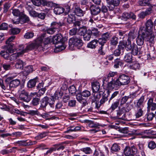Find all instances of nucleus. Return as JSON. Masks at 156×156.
<instances>
[{"label":"nucleus","instance_id":"338daca9","mask_svg":"<svg viewBox=\"0 0 156 156\" xmlns=\"http://www.w3.org/2000/svg\"><path fill=\"white\" fill-rule=\"evenodd\" d=\"M147 119L149 121L152 120L154 117V114L153 113L149 112L147 114Z\"/></svg>","mask_w":156,"mask_h":156},{"label":"nucleus","instance_id":"4be33fe9","mask_svg":"<svg viewBox=\"0 0 156 156\" xmlns=\"http://www.w3.org/2000/svg\"><path fill=\"white\" fill-rule=\"evenodd\" d=\"M145 27H144L145 31H152L153 27V23L151 20H148L146 22L145 24Z\"/></svg>","mask_w":156,"mask_h":156},{"label":"nucleus","instance_id":"9d476101","mask_svg":"<svg viewBox=\"0 0 156 156\" xmlns=\"http://www.w3.org/2000/svg\"><path fill=\"white\" fill-rule=\"evenodd\" d=\"M117 80L120 86L128 84L130 80L129 77L125 74L120 75Z\"/></svg>","mask_w":156,"mask_h":156},{"label":"nucleus","instance_id":"72a5a7b5","mask_svg":"<svg viewBox=\"0 0 156 156\" xmlns=\"http://www.w3.org/2000/svg\"><path fill=\"white\" fill-rule=\"evenodd\" d=\"M23 54L22 52H20L16 53L9 56V60L10 61L14 60L17 59L19 56Z\"/></svg>","mask_w":156,"mask_h":156},{"label":"nucleus","instance_id":"412c9836","mask_svg":"<svg viewBox=\"0 0 156 156\" xmlns=\"http://www.w3.org/2000/svg\"><path fill=\"white\" fill-rule=\"evenodd\" d=\"M93 94V97L92 98V102H94L95 101H98L100 98L101 95L104 94V92L102 91H100L98 92H94Z\"/></svg>","mask_w":156,"mask_h":156},{"label":"nucleus","instance_id":"5fc2aeb1","mask_svg":"<svg viewBox=\"0 0 156 156\" xmlns=\"http://www.w3.org/2000/svg\"><path fill=\"white\" fill-rule=\"evenodd\" d=\"M62 95V93L59 91H56L55 93L54 96H53L54 99V98L56 99H58L61 98Z\"/></svg>","mask_w":156,"mask_h":156},{"label":"nucleus","instance_id":"bb28decb","mask_svg":"<svg viewBox=\"0 0 156 156\" xmlns=\"http://www.w3.org/2000/svg\"><path fill=\"white\" fill-rule=\"evenodd\" d=\"M92 91L93 92H98L100 89V85L98 82H94L91 83Z\"/></svg>","mask_w":156,"mask_h":156},{"label":"nucleus","instance_id":"6ab92c4d","mask_svg":"<svg viewBox=\"0 0 156 156\" xmlns=\"http://www.w3.org/2000/svg\"><path fill=\"white\" fill-rule=\"evenodd\" d=\"M86 30L85 29L81 28L80 31L83 33L81 34V35L83 34V37L85 41H88L90 40L91 35L90 31H87L86 33Z\"/></svg>","mask_w":156,"mask_h":156},{"label":"nucleus","instance_id":"0eeeda50","mask_svg":"<svg viewBox=\"0 0 156 156\" xmlns=\"http://www.w3.org/2000/svg\"><path fill=\"white\" fill-rule=\"evenodd\" d=\"M44 35H42L40 37H39L35 42L36 48L38 51H44L45 49V45L42 42L44 38Z\"/></svg>","mask_w":156,"mask_h":156},{"label":"nucleus","instance_id":"4468645a","mask_svg":"<svg viewBox=\"0 0 156 156\" xmlns=\"http://www.w3.org/2000/svg\"><path fill=\"white\" fill-rule=\"evenodd\" d=\"M112 80L108 83L107 87L109 90L115 89L120 86L117 79L115 80H113V78L111 79Z\"/></svg>","mask_w":156,"mask_h":156},{"label":"nucleus","instance_id":"9b49d317","mask_svg":"<svg viewBox=\"0 0 156 156\" xmlns=\"http://www.w3.org/2000/svg\"><path fill=\"white\" fill-rule=\"evenodd\" d=\"M19 98L20 100L26 102H28L31 100L30 96L28 93L24 90H22L19 92Z\"/></svg>","mask_w":156,"mask_h":156},{"label":"nucleus","instance_id":"2f4dec72","mask_svg":"<svg viewBox=\"0 0 156 156\" xmlns=\"http://www.w3.org/2000/svg\"><path fill=\"white\" fill-rule=\"evenodd\" d=\"M24 63L20 59L17 60L16 62L15 67L16 69H22L24 65Z\"/></svg>","mask_w":156,"mask_h":156},{"label":"nucleus","instance_id":"864d4df0","mask_svg":"<svg viewBox=\"0 0 156 156\" xmlns=\"http://www.w3.org/2000/svg\"><path fill=\"white\" fill-rule=\"evenodd\" d=\"M12 13L14 16H20L23 14L22 12H21L19 10L17 9H13Z\"/></svg>","mask_w":156,"mask_h":156},{"label":"nucleus","instance_id":"7ed1b4c3","mask_svg":"<svg viewBox=\"0 0 156 156\" xmlns=\"http://www.w3.org/2000/svg\"><path fill=\"white\" fill-rule=\"evenodd\" d=\"M82 45V41L79 37H73L70 38L69 40V47L71 50H73L75 47L77 48H79Z\"/></svg>","mask_w":156,"mask_h":156},{"label":"nucleus","instance_id":"aec40b11","mask_svg":"<svg viewBox=\"0 0 156 156\" xmlns=\"http://www.w3.org/2000/svg\"><path fill=\"white\" fill-rule=\"evenodd\" d=\"M90 9L91 14L92 15H96L99 13L101 12V9L98 6L92 5Z\"/></svg>","mask_w":156,"mask_h":156},{"label":"nucleus","instance_id":"13d9d810","mask_svg":"<svg viewBox=\"0 0 156 156\" xmlns=\"http://www.w3.org/2000/svg\"><path fill=\"white\" fill-rule=\"evenodd\" d=\"M90 32V34L96 37H98L99 35V31L95 28L92 29Z\"/></svg>","mask_w":156,"mask_h":156},{"label":"nucleus","instance_id":"052dcab7","mask_svg":"<svg viewBox=\"0 0 156 156\" xmlns=\"http://www.w3.org/2000/svg\"><path fill=\"white\" fill-rule=\"evenodd\" d=\"M82 95L84 97H88L90 95V92L88 90H85L81 93Z\"/></svg>","mask_w":156,"mask_h":156},{"label":"nucleus","instance_id":"f3484780","mask_svg":"<svg viewBox=\"0 0 156 156\" xmlns=\"http://www.w3.org/2000/svg\"><path fill=\"white\" fill-rule=\"evenodd\" d=\"M128 37L127 40V41L126 42H124L125 45H127L128 48H130V45L131 44V41H133V40L136 37V36L135 34L133 32H129L128 34Z\"/></svg>","mask_w":156,"mask_h":156},{"label":"nucleus","instance_id":"58836bf2","mask_svg":"<svg viewBox=\"0 0 156 156\" xmlns=\"http://www.w3.org/2000/svg\"><path fill=\"white\" fill-rule=\"evenodd\" d=\"M144 100V97L142 96L138 100L136 103V106L139 108H141L143 107V104Z\"/></svg>","mask_w":156,"mask_h":156},{"label":"nucleus","instance_id":"a19ab883","mask_svg":"<svg viewBox=\"0 0 156 156\" xmlns=\"http://www.w3.org/2000/svg\"><path fill=\"white\" fill-rule=\"evenodd\" d=\"M80 150L87 154H90L92 151L90 147H88L81 148L80 149Z\"/></svg>","mask_w":156,"mask_h":156},{"label":"nucleus","instance_id":"e433bc0d","mask_svg":"<svg viewBox=\"0 0 156 156\" xmlns=\"http://www.w3.org/2000/svg\"><path fill=\"white\" fill-rule=\"evenodd\" d=\"M132 55L131 53H128L125 55L124 57V60L128 63L132 61Z\"/></svg>","mask_w":156,"mask_h":156},{"label":"nucleus","instance_id":"cd10ccee","mask_svg":"<svg viewBox=\"0 0 156 156\" xmlns=\"http://www.w3.org/2000/svg\"><path fill=\"white\" fill-rule=\"evenodd\" d=\"M98 45V40L94 39L88 44L87 47L90 48L94 49L97 47Z\"/></svg>","mask_w":156,"mask_h":156},{"label":"nucleus","instance_id":"09e8293b","mask_svg":"<svg viewBox=\"0 0 156 156\" xmlns=\"http://www.w3.org/2000/svg\"><path fill=\"white\" fill-rule=\"evenodd\" d=\"M107 3H112L116 7L118 6L120 3V0H107Z\"/></svg>","mask_w":156,"mask_h":156},{"label":"nucleus","instance_id":"bf43d9fd","mask_svg":"<svg viewBox=\"0 0 156 156\" xmlns=\"http://www.w3.org/2000/svg\"><path fill=\"white\" fill-rule=\"evenodd\" d=\"M130 150L132 155L136 154L138 153L137 149L136 147L134 146H133L131 147Z\"/></svg>","mask_w":156,"mask_h":156},{"label":"nucleus","instance_id":"1a4fd4ad","mask_svg":"<svg viewBox=\"0 0 156 156\" xmlns=\"http://www.w3.org/2000/svg\"><path fill=\"white\" fill-rule=\"evenodd\" d=\"M29 18L26 15L22 14L19 18L16 20H12L13 23L15 24H18L19 23L23 24L26 23H28L29 21Z\"/></svg>","mask_w":156,"mask_h":156},{"label":"nucleus","instance_id":"0e129e2a","mask_svg":"<svg viewBox=\"0 0 156 156\" xmlns=\"http://www.w3.org/2000/svg\"><path fill=\"white\" fill-rule=\"evenodd\" d=\"M34 36V33L32 32H28L25 34L24 37L26 39H29L32 38Z\"/></svg>","mask_w":156,"mask_h":156},{"label":"nucleus","instance_id":"69168bd1","mask_svg":"<svg viewBox=\"0 0 156 156\" xmlns=\"http://www.w3.org/2000/svg\"><path fill=\"white\" fill-rule=\"evenodd\" d=\"M10 7V5L9 3L7 2L5 3L3 6V12H6L8 11Z\"/></svg>","mask_w":156,"mask_h":156},{"label":"nucleus","instance_id":"e2e57ef3","mask_svg":"<svg viewBox=\"0 0 156 156\" xmlns=\"http://www.w3.org/2000/svg\"><path fill=\"white\" fill-rule=\"evenodd\" d=\"M8 28V25L7 23H3L0 24V30H5Z\"/></svg>","mask_w":156,"mask_h":156},{"label":"nucleus","instance_id":"4c0bfd02","mask_svg":"<svg viewBox=\"0 0 156 156\" xmlns=\"http://www.w3.org/2000/svg\"><path fill=\"white\" fill-rule=\"evenodd\" d=\"M123 154L126 156H130L132 155L130 150V147H129L126 146L123 150Z\"/></svg>","mask_w":156,"mask_h":156},{"label":"nucleus","instance_id":"79ce46f5","mask_svg":"<svg viewBox=\"0 0 156 156\" xmlns=\"http://www.w3.org/2000/svg\"><path fill=\"white\" fill-rule=\"evenodd\" d=\"M108 94H105L104 93V94H103L102 95V98L100 100V102L101 104L102 105L104 104L106 101H108Z\"/></svg>","mask_w":156,"mask_h":156},{"label":"nucleus","instance_id":"7c9ffc66","mask_svg":"<svg viewBox=\"0 0 156 156\" xmlns=\"http://www.w3.org/2000/svg\"><path fill=\"white\" fill-rule=\"evenodd\" d=\"M110 42V45L115 47L118 43V38L115 36H114L111 39Z\"/></svg>","mask_w":156,"mask_h":156},{"label":"nucleus","instance_id":"20e7f679","mask_svg":"<svg viewBox=\"0 0 156 156\" xmlns=\"http://www.w3.org/2000/svg\"><path fill=\"white\" fill-rule=\"evenodd\" d=\"M20 83V81L18 79L13 80L11 81L9 85L5 86L4 84L3 81L0 79V86L3 90H12L13 88H15L19 86Z\"/></svg>","mask_w":156,"mask_h":156},{"label":"nucleus","instance_id":"423d86ee","mask_svg":"<svg viewBox=\"0 0 156 156\" xmlns=\"http://www.w3.org/2000/svg\"><path fill=\"white\" fill-rule=\"evenodd\" d=\"M40 102V107L42 108H45L48 104L51 108H53L54 107L55 101L54 100L53 96H52L51 98L50 99L47 96H45L41 99Z\"/></svg>","mask_w":156,"mask_h":156},{"label":"nucleus","instance_id":"8fccbe9b","mask_svg":"<svg viewBox=\"0 0 156 156\" xmlns=\"http://www.w3.org/2000/svg\"><path fill=\"white\" fill-rule=\"evenodd\" d=\"M47 149V150L46 152L44 153V154L45 155H50L51 154L53 151H55L56 149L55 147H51L49 148H46Z\"/></svg>","mask_w":156,"mask_h":156},{"label":"nucleus","instance_id":"3c124183","mask_svg":"<svg viewBox=\"0 0 156 156\" xmlns=\"http://www.w3.org/2000/svg\"><path fill=\"white\" fill-rule=\"evenodd\" d=\"M109 5L108 6V7L109 8V10L112 11L115 9V11L116 12L117 11L119 12L120 10L119 9V8H116L115 7H116V6H115L112 3H108Z\"/></svg>","mask_w":156,"mask_h":156},{"label":"nucleus","instance_id":"ea45409f","mask_svg":"<svg viewBox=\"0 0 156 156\" xmlns=\"http://www.w3.org/2000/svg\"><path fill=\"white\" fill-rule=\"evenodd\" d=\"M15 36H12L8 38L5 42V43L7 45H5V46H9L11 45L12 48H13V44L11 42L15 39Z\"/></svg>","mask_w":156,"mask_h":156},{"label":"nucleus","instance_id":"c9c22d12","mask_svg":"<svg viewBox=\"0 0 156 156\" xmlns=\"http://www.w3.org/2000/svg\"><path fill=\"white\" fill-rule=\"evenodd\" d=\"M117 117L119 119L124 120L126 119L125 117V114L123 113V112L121 110H119L117 111Z\"/></svg>","mask_w":156,"mask_h":156},{"label":"nucleus","instance_id":"5701e85b","mask_svg":"<svg viewBox=\"0 0 156 156\" xmlns=\"http://www.w3.org/2000/svg\"><path fill=\"white\" fill-rule=\"evenodd\" d=\"M64 24V23L60 21H54L51 24V27L53 28L56 31H58L60 27L62 26Z\"/></svg>","mask_w":156,"mask_h":156},{"label":"nucleus","instance_id":"37998d69","mask_svg":"<svg viewBox=\"0 0 156 156\" xmlns=\"http://www.w3.org/2000/svg\"><path fill=\"white\" fill-rule=\"evenodd\" d=\"M147 146L149 149L153 150L156 147V144L154 141H151L148 143Z\"/></svg>","mask_w":156,"mask_h":156},{"label":"nucleus","instance_id":"a18cd8bd","mask_svg":"<svg viewBox=\"0 0 156 156\" xmlns=\"http://www.w3.org/2000/svg\"><path fill=\"white\" fill-rule=\"evenodd\" d=\"M150 0H140L139 4L141 6L148 5L150 3Z\"/></svg>","mask_w":156,"mask_h":156},{"label":"nucleus","instance_id":"c03bdc74","mask_svg":"<svg viewBox=\"0 0 156 156\" xmlns=\"http://www.w3.org/2000/svg\"><path fill=\"white\" fill-rule=\"evenodd\" d=\"M119 104V100H117L114 102L112 105L110 109L114 110L116 109Z\"/></svg>","mask_w":156,"mask_h":156},{"label":"nucleus","instance_id":"de8ad7c7","mask_svg":"<svg viewBox=\"0 0 156 156\" xmlns=\"http://www.w3.org/2000/svg\"><path fill=\"white\" fill-rule=\"evenodd\" d=\"M131 98V97L130 96H125L122 97L120 100V105H122L125 104L127 101L128 99L129 98Z\"/></svg>","mask_w":156,"mask_h":156},{"label":"nucleus","instance_id":"473e14b6","mask_svg":"<svg viewBox=\"0 0 156 156\" xmlns=\"http://www.w3.org/2000/svg\"><path fill=\"white\" fill-rule=\"evenodd\" d=\"M33 71V66H32L29 65L25 67L23 73L25 76H27L29 73H32Z\"/></svg>","mask_w":156,"mask_h":156},{"label":"nucleus","instance_id":"393cba45","mask_svg":"<svg viewBox=\"0 0 156 156\" xmlns=\"http://www.w3.org/2000/svg\"><path fill=\"white\" fill-rule=\"evenodd\" d=\"M144 38L142 34L139 33L136 39V42L137 44L140 46L142 45L144 43Z\"/></svg>","mask_w":156,"mask_h":156},{"label":"nucleus","instance_id":"49530a36","mask_svg":"<svg viewBox=\"0 0 156 156\" xmlns=\"http://www.w3.org/2000/svg\"><path fill=\"white\" fill-rule=\"evenodd\" d=\"M9 31L12 34L15 35L19 34L20 32V30L17 28H12L10 29Z\"/></svg>","mask_w":156,"mask_h":156},{"label":"nucleus","instance_id":"6e6552de","mask_svg":"<svg viewBox=\"0 0 156 156\" xmlns=\"http://www.w3.org/2000/svg\"><path fill=\"white\" fill-rule=\"evenodd\" d=\"M120 18L122 20L125 21H126L130 19L136 20V16L133 12H124L122 13Z\"/></svg>","mask_w":156,"mask_h":156},{"label":"nucleus","instance_id":"6e6d98bb","mask_svg":"<svg viewBox=\"0 0 156 156\" xmlns=\"http://www.w3.org/2000/svg\"><path fill=\"white\" fill-rule=\"evenodd\" d=\"M111 36L110 33L109 32H107L103 33L101 35V37L107 41Z\"/></svg>","mask_w":156,"mask_h":156},{"label":"nucleus","instance_id":"2eb2a0df","mask_svg":"<svg viewBox=\"0 0 156 156\" xmlns=\"http://www.w3.org/2000/svg\"><path fill=\"white\" fill-rule=\"evenodd\" d=\"M124 44V41L120 42L117 48L114 51L113 55L116 56H119L121 54V51H124V47L126 48V45Z\"/></svg>","mask_w":156,"mask_h":156},{"label":"nucleus","instance_id":"603ef678","mask_svg":"<svg viewBox=\"0 0 156 156\" xmlns=\"http://www.w3.org/2000/svg\"><path fill=\"white\" fill-rule=\"evenodd\" d=\"M75 18L73 15L69 14L67 19V22L69 23H72L75 20Z\"/></svg>","mask_w":156,"mask_h":156},{"label":"nucleus","instance_id":"f03ea898","mask_svg":"<svg viewBox=\"0 0 156 156\" xmlns=\"http://www.w3.org/2000/svg\"><path fill=\"white\" fill-rule=\"evenodd\" d=\"M144 27H141L139 29V33L142 34L144 38L145 41H148L151 43L154 42L155 34L152 31H145Z\"/></svg>","mask_w":156,"mask_h":156},{"label":"nucleus","instance_id":"dca6fc26","mask_svg":"<svg viewBox=\"0 0 156 156\" xmlns=\"http://www.w3.org/2000/svg\"><path fill=\"white\" fill-rule=\"evenodd\" d=\"M147 108L148 112H150L151 110L154 111L156 109V103L154 102L153 98H151L148 99Z\"/></svg>","mask_w":156,"mask_h":156},{"label":"nucleus","instance_id":"b1692460","mask_svg":"<svg viewBox=\"0 0 156 156\" xmlns=\"http://www.w3.org/2000/svg\"><path fill=\"white\" fill-rule=\"evenodd\" d=\"M128 67L131 69L136 70L139 69L140 65L137 61H134L130 63Z\"/></svg>","mask_w":156,"mask_h":156},{"label":"nucleus","instance_id":"f8f14e48","mask_svg":"<svg viewBox=\"0 0 156 156\" xmlns=\"http://www.w3.org/2000/svg\"><path fill=\"white\" fill-rule=\"evenodd\" d=\"M36 44L35 42L32 43L30 44L27 46L25 49H23V45H20L19 48H18L19 50L21 51L22 53L23 54L25 52H27L30 50H31L33 49H35Z\"/></svg>","mask_w":156,"mask_h":156},{"label":"nucleus","instance_id":"a878e982","mask_svg":"<svg viewBox=\"0 0 156 156\" xmlns=\"http://www.w3.org/2000/svg\"><path fill=\"white\" fill-rule=\"evenodd\" d=\"M41 3L42 5L49 7H55L56 5V4L52 1H47L45 0H42Z\"/></svg>","mask_w":156,"mask_h":156},{"label":"nucleus","instance_id":"c756f323","mask_svg":"<svg viewBox=\"0 0 156 156\" xmlns=\"http://www.w3.org/2000/svg\"><path fill=\"white\" fill-rule=\"evenodd\" d=\"M54 12L56 15H60L62 13L65 11V9L61 6H57L54 8Z\"/></svg>","mask_w":156,"mask_h":156},{"label":"nucleus","instance_id":"f704fd0d","mask_svg":"<svg viewBox=\"0 0 156 156\" xmlns=\"http://www.w3.org/2000/svg\"><path fill=\"white\" fill-rule=\"evenodd\" d=\"M75 14L79 16H83L84 12L80 8H76L74 10Z\"/></svg>","mask_w":156,"mask_h":156},{"label":"nucleus","instance_id":"39448f33","mask_svg":"<svg viewBox=\"0 0 156 156\" xmlns=\"http://www.w3.org/2000/svg\"><path fill=\"white\" fill-rule=\"evenodd\" d=\"M2 48L3 50L0 51V55L5 59L8 60L9 56V53H11L13 52L14 50L11 45L9 46H4Z\"/></svg>","mask_w":156,"mask_h":156},{"label":"nucleus","instance_id":"ddd939ff","mask_svg":"<svg viewBox=\"0 0 156 156\" xmlns=\"http://www.w3.org/2000/svg\"><path fill=\"white\" fill-rule=\"evenodd\" d=\"M130 48H128L127 45L126 46V49L127 51H131V53L133 55H135L138 54L140 51V49L138 48L137 46L134 42L130 45Z\"/></svg>","mask_w":156,"mask_h":156},{"label":"nucleus","instance_id":"774afa93","mask_svg":"<svg viewBox=\"0 0 156 156\" xmlns=\"http://www.w3.org/2000/svg\"><path fill=\"white\" fill-rule=\"evenodd\" d=\"M69 90L70 93L72 94H74L76 92V89L75 87L73 85L71 86L69 88Z\"/></svg>","mask_w":156,"mask_h":156},{"label":"nucleus","instance_id":"4d7b16f0","mask_svg":"<svg viewBox=\"0 0 156 156\" xmlns=\"http://www.w3.org/2000/svg\"><path fill=\"white\" fill-rule=\"evenodd\" d=\"M111 150L115 152L118 151L120 150V146L117 144H114L112 146Z\"/></svg>","mask_w":156,"mask_h":156},{"label":"nucleus","instance_id":"f257e3e1","mask_svg":"<svg viewBox=\"0 0 156 156\" xmlns=\"http://www.w3.org/2000/svg\"><path fill=\"white\" fill-rule=\"evenodd\" d=\"M53 40L56 48L55 52L61 51L66 48L64 43L67 40L66 37H63L61 34H58L53 37Z\"/></svg>","mask_w":156,"mask_h":156},{"label":"nucleus","instance_id":"680f3d73","mask_svg":"<svg viewBox=\"0 0 156 156\" xmlns=\"http://www.w3.org/2000/svg\"><path fill=\"white\" fill-rule=\"evenodd\" d=\"M143 111L141 108H139L135 114V116L136 118H139L143 115Z\"/></svg>","mask_w":156,"mask_h":156},{"label":"nucleus","instance_id":"c85d7f7f","mask_svg":"<svg viewBox=\"0 0 156 156\" xmlns=\"http://www.w3.org/2000/svg\"><path fill=\"white\" fill-rule=\"evenodd\" d=\"M38 81V80L37 77L30 80L27 83L28 87L30 88L34 87Z\"/></svg>","mask_w":156,"mask_h":156},{"label":"nucleus","instance_id":"a211bd4d","mask_svg":"<svg viewBox=\"0 0 156 156\" xmlns=\"http://www.w3.org/2000/svg\"><path fill=\"white\" fill-rule=\"evenodd\" d=\"M35 144V142H32L29 140L18 141L15 143V144H17L19 146H24L33 145Z\"/></svg>","mask_w":156,"mask_h":156}]
</instances>
